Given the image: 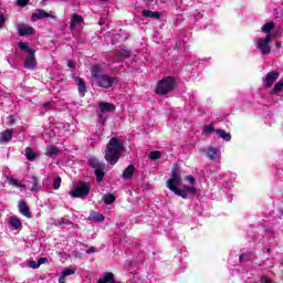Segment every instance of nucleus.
I'll use <instances>...</instances> for the list:
<instances>
[{
    "mask_svg": "<svg viewBox=\"0 0 283 283\" xmlns=\"http://www.w3.org/2000/svg\"><path fill=\"white\" fill-rule=\"evenodd\" d=\"M125 151V146L116 137L108 140L105 149L104 158L108 165H116L120 160V154Z\"/></svg>",
    "mask_w": 283,
    "mask_h": 283,
    "instance_id": "nucleus-1",
    "label": "nucleus"
},
{
    "mask_svg": "<svg viewBox=\"0 0 283 283\" xmlns=\"http://www.w3.org/2000/svg\"><path fill=\"white\" fill-rule=\"evenodd\" d=\"M174 90H176V77L166 76L157 82L155 94L158 96H165L169 94V92H174Z\"/></svg>",
    "mask_w": 283,
    "mask_h": 283,
    "instance_id": "nucleus-2",
    "label": "nucleus"
},
{
    "mask_svg": "<svg viewBox=\"0 0 283 283\" xmlns=\"http://www.w3.org/2000/svg\"><path fill=\"white\" fill-rule=\"evenodd\" d=\"M18 48H20V50H22L23 52L28 53L24 59V69L31 71L36 70V65H39V63H36V57H34V54H36V50L28 46V43L25 42H19Z\"/></svg>",
    "mask_w": 283,
    "mask_h": 283,
    "instance_id": "nucleus-3",
    "label": "nucleus"
},
{
    "mask_svg": "<svg viewBox=\"0 0 283 283\" xmlns=\"http://www.w3.org/2000/svg\"><path fill=\"white\" fill-rule=\"evenodd\" d=\"M88 165L93 168L96 182L101 184L102 180L105 179V175L107 174L105 171V163L99 161L96 159V157L88 158Z\"/></svg>",
    "mask_w": 283,
    "mask_h": 283,
    "instance_id": "nucleus-4",
    "label": "nucleus"
},
{
    "mask_svg": "<svg viewBox=\"0 0 283 283\" xmlns=\"http://www.w3.org/2000/svg\"><path fill=\"white\" fill-rule=\"evenodd\" d=\"M92 185L90 182L80 181L75 189L71 190L72 198H87L90 196Z\"/></svg>",
    "mask_w": 283,
    "mask_h": 283,
    "instance_id": "nucleus-5",
    "label": "nucleus"
},
{
    "mask_svg": "<svg viewBox=\"0 0 283 283\" xmlns=\"http://www.w3.org/2000/svg\"><path fill=\"white\" fill-rule=\"evenodd\" d=\"M170 176L171 178L167 180V188L178 196V163L174 164Z\"/></svg>",
    "mask_w": 283,
    "mask_h": 283,
    "instance_id": "nucleus-6",
    "label": "nucleus"
},
{
    "mask_svg": "<svg viewBox=\"0 0 283 283\" xmlns=\"http://www.w3.org/2000/svg\"><path fill=\"white\" fill-rule=\"evenodd\" d=\"M271 43H273V35L268 34L264 39H260L256 43L258 50L264 55L271 54Z\"/></svg>",
    "mask_w": 283,
    "mask_h": 283,
    "instance_id": "nucleus-7",
    "label": "nucleus"
},
{
    "mask_svg": "<svg viewBox=\"0 0 283 283\" xmlns=\"http://www.w3.org/2000/svg\"><path fill=\"white\" fill-rule=\"evenodd\" d=\"M94 82L98 85V87L109 90V87H112V85L116 83V77H112L107 74H102Z\"/></svg>",
    "mask_w": 283,
    "mask_h": 283,
    "instance_id": "nucleus-8",
    "label": "nucleus"
},
{
    "mask_svg": "<svg viewBox=\"0 0 283 283\" xmlns=\"http://www.w3.org/2000/svg\"><path fill=\"white\" fill-rule=\"evenodd\" d=\"M196 193H198V189L196 187L184 185L178 189V196L184 198V200H190V198H195Z\"/></svg>",
    "mask_w": 283,
    "mask_h": 283,
    "instance_id": "nucleus-9",
    "label": "nucleus"
},
{
    "mask_svg": "<svg viewBox=\"0 0 283 283\" xmlns=\"http://www.w3.org/2000/svg\"><path fill=\"white\" fill-rule=\"evenodd\" d=\"M279 77H280V73L277 71H270L265 75V78L263 80L265 87H273V83H275V81H277Z\"/></svg>",
    "mask_w": 283,
    "mask_h": 283,
    "instance_id": "nucleus-10",
    "label": "nucleus"
},
{
    "mask_svg": "<svg viewBox=\"0 0 283 283\" xmlns=\"http://www.w3.org/2000/svg\"><path fill=\"white\" fill-rule=\"evenodd\" d=\"M12 136H14V129L8 128L0 133V145H8L10 140H12Z\"/></svg>",
    "mask_w": 283,
    "mask_h": 283,
    "instance_id": "nucleus-11",
    "label": "nucleus"
},
{
    "mask_svg": "<svg viewBox=\"0 0 283 283\" xmlns=\"http://www.w3.org/2000/svg\"><path fill=\"white\" fill-rule=\"evenodd\" d=\"M18 34L20 36H32V34H34V28L21 24L18 27Z\"/></svg>",
    "mask_w": 283,
    "mask_h": 283,
    "instance_id": "nucleus-12",
    "label": "nucleus"
},
{
    "mask_svg": "<svg viewBox=\"0 0 283 283\" xmlns=\"http://www.w3.org/2000/svg\"><path fill=\"white\" fill-rule=\"evenodd\" d=\"M18 209L19 213H21V216H24V218H32V214L30 213V207H28L25 200L19 201Z\"/></svg>",
    "mask_w": 283,
    "mask_h": 283,
    "instance_id": "nucleus-13",
    "label": "nucleus"
},
{
    "mask_svg": "<svg viewBox=\"0 0 283 283\" xmlns=\"http://www.w3.org/2000/svg\"><path fill=\"white\" fill-rule=\"evenodd\" d=\"M98 108L102 114H107L109 112H116V106L107 102H98Z\"/></svg>",
    "mask_w": 283,
    "mask_h": 283,
    "instance_id": "nucleus-14",
    "label": "nucleus"
},
{
    "mask_svg": "<svg viewBox=\"0 0 283 283\" xmlns=\"http://www.w3.org/2000/svg\"><path fill=\"white\" fill-rule=\"evenodd\" d=\"M75 82H77V92L80 95L85 96L87 93V84H85V81L82 80V77H73Z\"/></svg>",
    "mask_w": 283,
    "mask_h": 283,
    "instance_id": "nucleus-15",
    "label": "nucleus"
},
{
    "mask_svg": "<svg viewBox=\"0 0 283 283\" xmlns=\"http://www.w3.org/2000/svg\"><path fill=\"white\" fill-rule=\"evenodd\" d=\"M135 171H136V167L134 165H128L124 170L122 178L124 180H132V178H134Z\"/></svg>",
    "mask_w": 283,
    "mask_h": 283,
    "instance_id": "nucleus-16",
    "label": "nucleus"
},
{
    "mask_svg": "<svg viewBox=\"0 0 283 283\" xmlns=\"http://www.w3.org/2000/svg\"><path fill=\"white\" fill-rule=\"evenodd\" d=\"M206 156L209 158V160H216V158H220V150H218L217 147H209Z\"/></svg>",
    "mask_w": 283,
    "mask_h": 283,
    "instance_id": "nucleus-17",
    "label": "nucleus"
},
{
    "mask_svg": "<svg viewBox=\"0 0 283 283\" xmlns=\"http://www.w3.org/2000/svg\"><path fill=\"white\" fill-rule=\"evenodd\" d=\"M50 13L48 11L40 9L38 12L33 13L31 17V21H39V19H48Z\"/></svg>",
    "mask_w": 283,
    "mask_h": 283,
    "instance_id": "nucleus-18",
    "label": "nucleus"
},
{
    "mask_svg": "<svg viewBox=\"0 0 283 283\" xmlns=\"http://www.w3.org/2000/svg\"><path fill=\"white\" fill-rule=\"evenodd\" d=\"M9 224L13 227L15 231H18V229L23 228V223L21 222V219H19V217L17 216H12L9 218Z\"/></svg>",
    "mask_w": 283,
    "mask_h": 283,
    "instance_id": "nucleus-19",
    "label": "nucleus"
},
{
    "mask_svg": "<svg viewBox=\"0 0 283 283\" xmlns=\"http://www.w3.org/2000/svg\"><path fill=\"white\" fill-rule=\"evenodd\" d=\"M99 76H103V74H101V65L95 64L91 69V78L92 81H96Z\"/></svg>",
    "mask_w": 283,
    "mask_h": 283,
    "instance_id": "nucleus-20",
    "label": "nucleus"
},
{
    "mask_svg": "<svg viewBox=\"0 0 283 283\" xmlns=\"http://www.w3.org/2000/svg\"><path fill=\"white\" fill-rule=\"evenodd\" d=\"M142 15L146 17L147 19H160V12L158 11L143 10Z\"/></svg>",
    "mask_w": 283,
    "mask_h": 283,
    "instance_id": "nucleus-21",
    "label": "nucleus"
},
{
    "mask_svg": "<svg viewBox=\"0 0 283 283\" xmlns=\"http://www.w3.org/2000/svg\"><path fill=\"white\" fill-rule=\"evenodd\" d=\"M97 283H116V277L114 276V273L106 272L104 277L98 280Z\"/></svg>",
    "mask_w": 283,
    "mask_h": 283,
    "instance_id": "nucleus-22",
    "label": "nucleus"
},
{
    "mask_svg": "<svg viewBox=\"0 0 283 283\" xmlns=\"http://www.w3.org/2000/svg\"><path fill=\"white\" fill-rule=\"evenodd\" d=\"M24 156H25L27 160L32 163L33 160H36L39 155H36V153H34V150H32V147H27Z\"/></svg>",
    "mask_w": 283,
    "mask_h": 283,
    "instance_id": "nucleus-23",
    "label": "nucleus"
},
{
    "mask_svg": "<svg viewBox=\"0 0 283 283\" xmlns=\"http://www.w3.org/2000/svg\"><path fill=\"white\" fill-rule=\"evenodd\" d=\"M6 182H7V185H10L11 187H18L20 189H21V187H23V182H21V180L15 179L13 177H7Z\"/></svg>",
    "mask_w": 283,
    "mask_h": 283,
    "instance_id": "nucleus-24",
    "label": "nucleus"
},
{
    "mask_svg": "<svg viewBox=\"0 0 283 283\" xmlns=\"http://www.w3.org/2000/svg\"><path fill=\"white\" fill-rule=\"evenodd\" d=\"M216 134L219 136V138H222V140H226L227 143L231 142V135L224 129H217Z\"/></svg>",
    "mask_w": 283,
    "mask_h": 283,
    "instance_id": "nucleus-25",
    "label": "nucleus"
},
{
    "mask_svg": "<svg viewBox=\"0 0 283 283\" xmlns=\"http://www.w3.org/2000/svg\"><path fill=\"white\" fill-rule=\"evenodd\" d=\"M90 220H95V222H104L105 216L101 214V212L93 211L90 214Z\"/></svg>",
    "mask_w": 283,
    "mask_h": 283,
    "instance_id": "nucleus-26",
    "label": "nucleus"
},
{
    "mask_svg": "<svg viewBox=\"0 0 283 283\" xmlns=\"http://www.w3.org/2000/svg\"><path fill=\"white\" fill-rule=\"evenodd\" d=\"M117 56H119V59H132V51L122 49L117 51Z\"/></svg>",
    "mask_w": 283,
    "mask_h": 283,
    "instance_id": "nucleus-27",
    "label": "nucleus"
},
{
    "mask_svg": "<svg viewBox=\"0 0 283 283\" xmlns=\"http://www.w3.org/2000/svg\"><path fill=\"white\" fill-rule=\"evenodd\" d=\"M76 23H83V17L82 15L74 14L72 20H71L70 28L71 29L76 28Z\"/></svg>",
    "mask_w": 283,
    "mask_h": 283,
    "instance_id": "nucleus-28",
    "label": "nucleus"
},
{
    "mask_svg": "<svg viewBox=\"0 0 283 283\" xmlns=\"http://www.w3.org/2000/svg\"><path fill=\"white\" fill-rule=\"evenodd\" d=\"M31 191H39L41 189V186L39 185V179L34 176L31 177Z\"/></svg>",
    "mask_w": 283,
    "mask_h": 283,
    "instance_id": "nucleus-29",
    "label": "nucleus"
},
{
    "mask_svg": "<svg viewBox=\"0 0 283 283\" xmlns=\"http://www.w3.org/2000/svg\"><path fill=\"white\" fill-rule=\"evenodd\" d=\"M105 205H114L116 202V197L113 193H106L103 197Z\"/></svg>",
    "mask_w": 283,
    "mask_h": 283,
    "instance_id": "nucleus-30",
    "label": "nucleus"
},
{
    "mask_svg": "<svg viewBox=\"0 0 283 283\" xmlns=\"http://www.w3.org/2000/svg\"><path fill=\"white\" fill-rule=\"evenodd\" d=\"M213 132H218V129H216V127L213 126V123H210L209 125H206L203 127L205 136H209V134H213Z\"/></svg>",
    "mask_w": 283,
    "mask_h": 283,
    "instance_id": "nucleus-31",
    "label": "nucleus"
},
{
    "mask_svg": "<svg viewBox=\"0 0 283 283\" xmlns=\"http://www.w3.org/2000/svg\"><path fill=\"white\" fill-rule=\"evenodd\" d=\"M148 158L150 160H160V158H163V153L158 150L150 151L148 155Z\"/></svg>",
    "mask_w": 283,
    "mask_h": 283,
    "instance_id": "nucleus-32",
    "label": "nucleus"
},
{
    "mask_svg": "<svg viewBox=\"0 0 283 283\" xmlns=\"http://www.w3.org/2000/svg\"><path fill=\"white\" fill-rule=\"evenodd\" d=\"M275 28V23L273 22H268L262 27V32L265 34H271V31Z\"/></svg>",
    "mask_w": 283,
    "mask_h": 283,
    "instance_id": "nucleus-33",
    "label": "nucleus"
},
{
    "mask_svg": "<svg viewBox=\"0 0 283 283\" xmlns=\"http://www.w3.org/2000/svg\"><path fill=\"white\" fill-rule=\"evenodd\" d=\"M46 151H48L49 156H57L59 148H56L54 146H50L46 148Z\"/></svg>",
    "mask_w": 283,
    "mask_h": 283,
    "instance_id": "nucleus-34",
    "label": "nucleus"
},
{
    "mask_svg": "<svg viewBox=\"0 0 283 283\" xmlns=\"http://www.w3.org/2000/svg\"><path fill=\"white\" fill-rule=\"evenodd\" d=\"M282 87H283V82L276 83L272 91L273 94H280V92H282Z\"/></svg>",
    "mask_w": 283,
    "mask_h": 283,
    "instance_id": "nucleus-35",
    "label": "nucleus"
},
{
    "mask_svg": "<svg viewBox=\"0 0 283 283\" xmlns=\"http://www.w3.org/2000/svg\"><path fill=\"white\" fill-rule=\"evenodd\" d=\"M53 189H61V177H56L53 181Z\"/></svg>",
    "mask_w": 283,
    "mask_h": 283,
    "instance_id": "nucleus-36",
    "label": "nucleus"
},
{
    "mask_svg": "<svg viewBox=\"0 0 283 283\" xmlns=\"http://www.w3.org/2000/svg\"><path fill=\"white\" fill-rule=\"evenodd\" d=\"M74 273H76L75 270L66 269V270L63 271L62 277H67V275H74Z\"/></svg>",
    "mask_w": 283,
    "mask_h": 283,
    "instance_id": "nucleus-37",
    "label": "nucleus"
},
{
    "mask_svg": "<svg viewBox=\"0 0 283 283\" xmlns=\"http://www.w3.org/2000/svg\"><path fill=\"white\" fill-rule=\"evenodd\" d=\"M28 3H30V0H17V6H19L20 8H25Z\"/></svg>",
    "mask_w": 283,
    "mask_h": 283,
    "instance_id": "nucleus-38",
    "label": "nucleus"
},
{
    "mask_svg": "<svg viewBox=\"0 0 283 283\" xmlns=\"http://www.w3.org/2000/svg\"><path fill=\"white\" fill-rule=\"evenodd\" d=\"M27 266L30 269H39V263L36 261H28Z\"/></svg>",
    "mask_w": 283,
    "mask_h": 283,
    "instance_id": "nucleus-39",
    "label": "nucleus"
},
{
    "mask_svg": "<svg viewBox=\"0 0 283 283\" xmlns=\"http://www.w3.org/2000/svg\"><path fill=\"white\" fill-rule=\"evenodd\" d=\"M186 182H190L191 185H196V177L187 176L185 177Z\"/></svg>",
    "mask_w": 283,
    "mask_h": 283,
    "instance_id": "nucleus-40",
    "label": "nucleus"
},
{
    "mask_svg": "<svg viewBox=\"0 0 283 283\" xmlns=\"http://www.w3.org/2000/svg\"><path fill=\"white\" fill-rule=\"evenodd\" d=\"M260 282L261 283H273V280H271L269 276H261Z\"/></svg>",
    "mask_w": 283,
    "mask_h": 283,
    "instance_id": "nucleus-41",
    "label": "nucleus"
},
{
    "mask_svg": "<svg viewBox=\"0 0 283 283\" xmlns=\"http://www.w3.org/2000/svg\"><path fill=\"white\" fill-rule=\"evenodd\" d=\"M49 261H48V258H40L39 260H38V264H39V268L41 266V264H45V263H48Z\"/></svg>",
    "mask_w": 283,
    "mask_h": 283,
    "instance_id": "nucleus-42",
    "label": "nucleus"
},
{
    "mask_svg": "<svg viewBox=\"0 0 283 283\" xmlns=\"http://www.w3.org/2000/svg\"><path fill=\"white\" fill-rule=\"evenodd\" d=\"M6 25V15L0 14V28H3Z\"/></svg>",
    "mask_w": 283,
    "mask_h": 283,
    "instance_id": "nucleus-43",
    "label": "nucleus"
},
{
    "mask_svg": "<svg viewBox=\"0 0 283 283\" xmlns=\"http://www.w3.org/2000/svg\"><path fill=\"white\" fill-rule=\"evenodd\" d=\"M85 253H87V254L96 253V247H90V248L85 251Z\"/></svg>",
    "mask_w": 283,
    "mask_h": 283,
    "instance_id": "nucleus-44",
    "label": "nucleus"
},
{
    "mask_svg": "<svg viewBox=\"0 0 283 283\" xmlns=\"http://www.w3.org/2000/svg\"><path fill=\"white\" fill-rule=\"evenodd\" d=\"M67 67H71L72 70H75L76 69V64H74V61L70 60L67 62Z\"/></svg>",
    "mask_w": 283,
    "mask_h": 283,
    "instance_id": "nucleus-45",
    "label": "nucleus"
},
{
    "mask_svg": "<svg viewBox=\"0 0 283 283\" xmlns=\"http://www.w3.org/2000/svg\"><path fill=\"white\" fill-rule=\"evenodd\" d=\"M8 123H9V125H14V123H17V120H14V117L10 116V117H8Z\"/></svg>",
    "mask_w": 283,
    "mask_h": 283,
    "instance_id": "nucleus-46",
    "label": "nucleus"
},
{
    "mask_svg": "<svg viewBox=\"0 0 283 283\" xmlns=\"http://www.w3.org/2000/svg\"><path fill=\"white\" fill-rule=\"evenodd\" d=\"M275 48H276L277 50L282 49V42L276 41V42H275Z\"/></svg>",
    "mask_w": 283,
    "mask_h": 283,
    "instance_id": "nucleus-47",
    "label": "nucleus"
},
{
    "mask_svg": "<svg viewBox=\"0 0 283 283\" xmlns=\"http://www.w3.org/2000/svg\"><path fill=\"white\" fill-rule=\"evenodd\" d=\"M65 277H63V276H61L60 279H59V283H65Z\"/></svg>",
    "mask_w": 283,
    "mask_h": 283,
    "instance_id": "nucleus-48",
    "label": "nucleus"
},
{
    "mask_svg": "<svg viewBox=\"0 0 283 283\" xmlns=\"http://www.w3.org/2000/svg\"><path fill=\"white\" fill-rule=\"evenodd\" d=\"M242 260H244V254H241V255L239 256V261L242 262Z\"/></svg>",
    "mask_w": 283,
    "mask_h": 283,
    "instance_id": "nucleus-49",
    "label": "nucleus"
},
{
    "mask_svg": "<svg viewBox=\"0 0 283 283\" xmlns=\"http://www.w3.org/2000/svg\"><path fill=\"white\" fill-rule=\"evenodd\" d=\"M178 49V42L175 43V50Z\"/></svg>",
    "mask_w": 283,
    "mask_h": 283,
    "instance_id": "nucleus-50",
    "label": "nucleus"
},
{
    "mask_svg": "<svg viewBox=\"0 0 283 283\" xmlns=\"http://www.w3.org/2000/svg\"><path fill=\"white\" fill-rule=\"evenodd\" d=\"M44 107H50V104H44Z\"/></svg>",
    "mask_w": 283,
    "mask_h": 283,
    "instance_id": "nucleus-51",
    "label": "nucleus"
},
{
    "mask_svg": "<svg viewBox=\"0 0 283 283\" xmlns=\"http://www.w3.org/2000/svg\"><path fill=\"white\" fill-rule=\"evenodd\" d=\"M99 1L107 2V1H109V0H99Z\"/></svg>",
    "mask_w": 283,
    "mask_h": 283,
    "instance_id": "nucleus-52",
    "label": "nucleus"
},
{
    "mask_svg": "<svg viewBox=\"0 0 283 283\" xmlns=\"http://www.w3.org/2000/svg\"><path fill=\"white\" fill-rule=\"evenodd\" d=\"M45 1H48V0H42V3H45Z\"/></svg>",
    "mask_w": 283,
    "mask_h": 283,
    "instance_id": "nucleus-53",
    "label": "nucleus"
},
{
    "mask_svg": "<svg viewBox=\"0 0 283 283\" xmlns=\"http://www.w3.org/2000/svg\"><path fill=\"white\" fill-rule=\"evenodd\" d=\"M178 182H180V177L178 178Z\"/></svg>",
    "mask_w": 283,
    "mask_h": 283,
    "instance_id": "nucleus-54",
    "label": "nucleus"
}]
</instances>
